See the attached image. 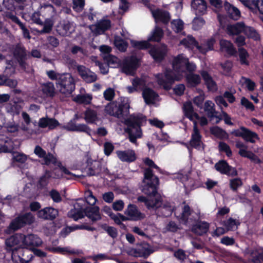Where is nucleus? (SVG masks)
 Segmentation results:
<instances>
[{
	"instance_id": "nucleus-1",
	"label": "nucleus",
	"mask_w": 263,
	"mask_h": 263,
	"mask_svg": "<svg viewBox=\"0 0 263 263\" xmlns=\"http://www.w3.org/2000/svg\"><path fill=\"white\" fill-rule=\"evenodd\" d=\"M144 175L143 183L145 185L143 191L145 194H152V196H149L148 198L140 196L138 198V201L144 202L149 210H156L160 208L162 216H169L174 210V206L168 202L163 204L161 206V197L157 194L156 192V187L159 184L158 177L154 176L152 171L149 168L145 170Z\"/></svg>"
},
{
	"instance_id": "nucleus-46",
	"label": "nucleus",
	"mask_w": 263,
	"mask_h": 263,
	"mask_svg": "<svg viewBox=\"0 0 263 263\" xmlns=\"http://www.w3.org/2000/svg\"><path fill=\"white\" fill-rule=\"evenodd\" d=\"M5 128L8 133L13 134L14 135H17L21 129L18 124L14 121H10L6 123Z\"/></svg>"
},
{
	"instance_id": "nucleus-41",
	"label": "nucleus",
	"mask_w": 263,
	"mask_h": 263,
	"mask_svg": "<svg viewBox=\"0 0 263 263\" xmlns=\"http://www.w3.org/2000/svg\"><path fill=\"white\" fill-rule=\"evenodd\" d=\"M42 91L47 97H53L55 94V88L52 82H48L42 85Z\"/></svg>"
},
{
	"instance_id": "nucleus-54",
	"label": "nucleus",
	"mask_w": 263,
	"mask_h": 263,
	"mask_svg": "<svg viewBox=\"0 0 263 263\" xmlns=\"http://www.w3.org/2000/svg\"><path fill=\"white\" fill-rule=\"evenodd\" d=\"M242 138L247 141L254 143L258 139V136L255 133L252 132L246 128Z\"/></svg>"
},
{
	"instance_id": "nucleus-9",
	"label": "nucleus",
	"mask_w": 263,
	"mask_h": 263,
	"mask_svg": "<svg viewBox=\"0 0 263 263\" xmlns=\"http://www.w3.org/2000/svg\"><path fill=\"white\" fill-rule=\"evenodd\" d=\"M86 216L92 221H95L101 219V215L98 206H88L86 208H81L80 211H78L77 215L73 216V219L77 220L79 218Z\"/></svg>"
},
{
	"instance_id": "nucleus-18",
	"label": "nucleus",
	"mask_w": 263,
	"mask_h": 263,
	"mask_svg": "<svg viewBox=\"0 0 263 263\" xmlns=\"http://www.w3.org/2000/svg\"><path fill=\"white\" fill-rule=\"evenodd\" d=\"M58 243V241L55 240V241L53 242V246L48 247L47 249L50 252L56 253H60L63 255L75 254L79 253L78 250L72 249L69 247H56L55 246Z\"/></svg>"
},
{
	"instance_id": "nucleus-12",
	"label": "nucleus",
	"mask_w": 263,
	"mask_h": 263,
	"mask_svg": "<svg viewBox=\"0 0 263 263\" xmlns=\"http://www.w3.org/2000/svg\"><path fill=\"white\" fill-rule=\"evenodd\" d=\"M154 250L148 244L144 243L139 246L136 249H132L128 253L136 257L147 258Z\"/></svg>"
},
{
	"instance_id": "nucleus-34",
	"label": "nucleus",
	"mask_w": 263,
	"mask_h": 263,
	"mask_svg": "<svg viewBox=\"0 0 263 263\" xmlns=\"http://www.w3.org/2000/svg\"><path fill=\"white\" fill-rule=\"evenodd\" d=\"M209 228V224L206 222L200 221L193 226L192 231L197 235H202L206 233Z\"/></svg>"
},
{
	"instance_id": "nucleus-50",
	"label": "nucleus",
	"mask_w": 263,
	"mask_h": 263,
	"mask_svg": "<svg viewBox=\"0 0 263 263\" xmlns=\"http://www.w3.org/2000/svg\"><path fill=\"white\" fill-rule=\"evenodd\" d=\"M73 100L79 103L88 104L91 102L92 96L89 94L79 95L74 97Z\"/></svg>"
},
{
	"instance_id": "nucleus-25",
	"label": "nucleus",
	"mask_w": 263,
	"mask_h": 263,
	"mask_svg": "<svg viewBox=\"0 0 263 263\" xmlns=\"http://www.w3.org/2000/svg\"><path fill=\"white\" fill-rule=\"evenodd\" d=\"M58 215V211L54 208H45L37 212V216L44 219H53Z\"/></svg>"
},
{
	"instance_id": "nucleus-63",
	"label": "nucleus",
	"mask_w": 263,
	"mask_h": 263,
	"mask_svg": "<svg viewBox=\"0 0 263 263\" xmlns=\"http://www.w3.org/2000/svg\"><path fill=\"white\" fill-rule=\"evenodd\" d=\"M242 185V181L240 179L235 178L231 179L230 181V185L231 189L233 191H236L237 189Z\"/></svg>"
},
{
	"instance_id": "nucleus-36",
	"label": "nucleus",
	"mask_w": 263,
	"mask_h": 263,
	"mask_svg": "<svg viewBox=\"0 0 263 263\" xmlns=\"http://www.w3.org/2000/svg\"><path fill=\"white\" fill-rule=\"evenodd\" d=\"M58 30L62 35L68 36L74 31V28L71 23L66 22L59 27Z\"/></svg>"
},
{
	"instance_id": "nucleus-26",
	"label": "nucleus",
	"mask_w": 263,
	"mask_h": 263,
	"mask_svg": "<svg viewBox=\"0 0 263 263\" xmlns=\"http://www.w3.org/2000/svg\"><path fill=\"white\" fill-rule=\"evenodd\" d=\"M220 51L229 55H233L236 52L233 44L226 40H221L219 41Z\"/></svg>"
},
{
	"instance_id": "nucleus-13",
	"label": "nucleus",
	"mask_w": 263,
	"mask_h": 263,
	"mask_svg": "<svg viewBox=\"0 0 263 263\" xmlns=\"http://www.w3.org/2000/svg\"><path fill=\"white\" fill-rule=\"evenodd\" d=\"M139 65V60L133 56L125 60L123 64L122 70L126 74L133 75Z\"/></svg>"
},
{
	"instance_id": "nucleus-15",
	"label": "nucleus",
	"mask_w": 263,
	"mask_h": 263,
	"mask_svg": "<svg viewBox=\"0 0 263 263\" xmlns=\"http://www.w3.org/2000/svg\"><path fill=\"white\" fill-rule=\"evenodd\" d=\"M201 135L200 134L199 130L197 126V122H194L193 126V133L190 140V145L193 147L198 149L203 148V144L201 140Z\"/></svg>"
},
{
	"instance_id": "nucleus-19",
	"label": "nucleus",
	"mask_w": 263,
	"mask_h": 263,
	"mask_svg": "<svg viewBox=\"0 0 263 263\" xmlns=\"http://www.w3.org/2000/svg\"><path fill=\"white\" fill-rule=\"evenodd\" d=\"M18 147L14 142L6 136L0 134V148L3 152H10Z\"/></svg>"
},
{
	"instance_id": "nucleus-48",
	"label": "nucleus",
	"mask_w": 263,
	"mask_h": 263,
	"mask_svg": "<svg viewBox=\"0 0 263 263\" xmlns=\"http://www.w3.org/2000/svg\"><path fill=\"white\" fill-rule=\"evenodd\" d=\"M210 132L212 134L219 139H228L229 138L228 134L224 130L217 126L211 127Z\"/></svg>"
},
{
	"instance_id": "nucleus-55",
	"label": "nucleus",
	"mask_w": 263,
	"mask_h": 263,
	"mask_svg": "<svg viewBox=\"0 0 263 263\" xmlns=\"http://www.w3.org/2000/svg\"><path fill=\"white\" fill-rule=\"evenodd\" d=\"M114 44L116 47L121 51H124L127 47V43L119 36L115 37Z\"/></svg>"
},
{
	"instance_id": "nucleus-10",
	"label": "nucleus",
	"mask_w": 263,
	"mask_h": 263,
	"mask_svg": "<svg viewBox=\"0 0 263 263\" xmlns=\"http://www.w3.org/2000/svg\"><path fill=\"white\" fill-rule=\"evenodd\" d=\"M71 63L77 67L79 75L87 83H92L97 80V75L89 69L82 65H77L74 60H71Z\"/></svg>"
},
{
	"instance_id": "nucleus-37",
	"label": "nucleus",
	"mask_w": 263,
	"mask_h": 263,
	"mask_svg": "<svg viewBox=\"0 0 263 263\" xmlns=\"http://www.w3.org/2000/svg\"><path fill=\"white\" fill-rule=\"evenodd\" d=\"M201 74L205 81V84L210 91H214L217 90V85L212 78L206 71H202Z\"/></svg>"
},
{
	"instance_id": "nucleus-43",
	"label": "nucleus",
	"mask_w": 263,
	"mask_h": 263,
	"mask_svg": "<svg viewBox=\"0 0 263 263\" xmlns=\"http://www.w3.org/2000/svg\"><path fill=\"white\" fill-rule=\"evenodd\" d=\"M238 56L239 61L241 65H249V54L246 49L243 48H239Z\"/></svg>"
},
{
	"instance_id": "nucleus-27",
	"label": "nucleus",
	"mask_w": 263,
	"mask_h": 263,
	"mask_svg": "<svg viewBox=\"0 0 263 263\" xmlns=\"http://www.w3.org/2000/svg\"><path fill=\"white\" fill-rule=\"evenodd\" d=\"M152 13L156 23L161 22L166 24L170 21L171 18L168 12L160 9L152 10Z\"/></svg>"
},
{
	"instance_id": "nucleus-35",
	"label": "nucleus",
	"mask_w": 263,
	"mask_h": 263,
	"mask_svg": "<svg viewBox=\"0 0 263 263\" xmlns=\"http://www.w3.org/2000/svg\"><path fill=\"white\" fill-rule=\"evenodd\" d=\"M224 7L231 18L238 20L240 17V12L236 7L228 3L225 4Z\"/></svg>"
},
{
	"instance_id": "nucleus-58",
	"label": "nucleus",
	"mask_w": 263,
	"mask_h": 263,
	"mask_svg": "<svg viewBox=\"0 0 263 263\" xmlns=\"http://www.w3.org/2000/svg\"><path fill=\"white\" fill-rule=\"evenodd\" d=\"M172 28L176 32L181 31L183 28L184 23L180 19L174 20L171 22Z\"/></svg>"
},
{
	"instance_id": "nucleus-33",
	"label": "nucleus",
	"mask_w": 263,
	"mask_h": 263,
	"mask_svg": "<svg viewBox=\"0 0 263 263\" xmlns=\"http://www.w3.org/2000/svg\"><path fill=\"white\" fill-rule=\"evenodd\" d=\"M183 111L185 116L194 123L195 118H198V115L193 110L192 104L190 102H185L183 105Z\"/></svg>"
},
{
	"instance_id": "nucleus-53",
	"label": "nucleus",
	"mask_w": 263,
	"mask_h": 263,
	"mask_svg": "<svg viewBox=\"0 0 263 263\" xmlns=\"http://www.w3.org/2000/svg\"><path fill=\"white\" fill-rule=\"evenodd\" d=\"M43 28L40 31V33H49L52 30L53 25L52 18H46L44 23H43Z\"/></svg>"
},
{
	"instance_id": "nucleus-44",
	"label": "nucleus",
	"mask_w": 263,
	"mask_h": 263,
	"mask_svg": "<svg viewBox=\"0 0 263 263\" xmlns=\"http://www.w3.org/2000/svg\"><path fill=\"white\" fill-rule=\"evenodd\" d=\"M22 117L23 121L21 123V129L25 132H27L29 129V127L31 122V118L29 115L26 112H23L22 113Z\"/></svg>"
},
{
	"instance_id": "nucleus-14",
	"label": "nucleus",
	"mask_w": 263,
	"mask_h": 263,
	"mask_svg": "<svg viewBox=\"0 0 263 263\" xmlns=\"http://www.w3.org/2000/svg\"><path fill=\"white\" fill-rule=\"evenodd\" d=\"M236 146L239 149V154L243 157L249 158L251 161L256 163H260L261 161L260 159L252 152L247 150V146L240 141H237Z\"/></svg>"
},
{
	"instance_id": "nucleus-7",
	"label": "nucleus",
	"mask_w": 263,
	"mask_h": 263,
	"mask_svg": "<svg viewBox=\"0 0 263 263\" xmlns=\"http://www.w3.org/2000/svg\"><path fill=\"white\" fill-rule=\"evenodd\" d=\"M22 237L23 249L29 251L27 255H26V257L31 254L30 250L35 247L41 246L43 243L42 239L37 235L34 234L27 235L22 234Z\"/></svg>"
},
{
	"instance_id": "nucleus-60",
	"label": "nucleus",
	"mask_w": 263,
	"mask_h": 263,
	"mask_svg": "<svg viewBox=\"0 0 263 263\" xmlns=\"http://www.w3.org/2000/svg\"><path fill=\"white\" fill-rule=\"evenodd\" d=\"M72 8L76 12H81L84 8L85 5L84 0H72Z\"/></svg>"
},
{
	"instance_id": "nucleus-20",
	"label": "nucleus",
	"mask_w": 263,
	"mask_h": 263,
	"mask_svg": "<svg viewBox=\"0 0 263 263\" xmlns=\"http://www.w3.org/2000/svg\"><path fill=\"white\" fill-rule=\"evenodd\" d=\"M246 26L243 22L230 24L227 26L226 32L230 36L236 35L240 33H245Z\"/></svg>"
},
{
	"instance_id": "nucleus-52",
	"label": "nucleus",
	"mask_w": 263,
	"mask_h": 263,
	"mask_svg": "<svg viewBox=\"0 0 263 263\" xmlns=\"http://www.w3.org/2000/svg\"><path fill=\"white\" fill-rule=\"evenodd\" d=\"M244 34L248 37L252 39L255 41H257L260 39V35L258 32L253 28L248 26Z\"/></svg>"
},
{
	"instance_id": "nucleus-57",
	"label": "nucleus",
	"mask_w": 263,
	"mask_h": 263,
	"mask_svg": "<svg viewBox=\"0 0 263 263\" xmlns=\"http://www.w3.org/2000/svg\"><path fill=\"white\" fill-rule=\"evenodd\" d=\"M110 216L111 218L114 220L115 222L117 224H121L122 222L124 221L127 220V218L126 216L120 214H113L111 213L110 214Z\"/></svg>"
},
{
	"instance_id": "nucleus-28",
	"label": "nucleus",
	"mask_w": 263,
	"mask_h": 263,
	"mask_svg": "<svg viewBox=\"0 0 263 263\" xmlns=\"http://www.w3.org/2000/svg\"><path fill=\"white\" fill-rule=\"evenodd\" d=\"M191 6L197 15H203L206 13L207 6L204 0H193Z\"/></svg>"
},
{
	"instance_id": "nucleus-16",
	"label": "nucleus",
	"mask_w": 263,
	"mask_h": 263,
	"mask_svg": "<svg viewBox=\"0 0 263 263\" xmlns=\"http://www.w3.org/2000/svg\"><path fill=\"white\" fill-rule=\"evenodd\" d=\"M124 214L127 216V220H139L145 217L144 214L141 213L136 205L132 204L127 206Z\"/></svg>"
},
{
	"instance_id": "nucleus-38",
	"label": "nucleus",
	"mask_w": 263,
	"mask_h": 263,
	"mask_svg": "<svg viewBox=\"0 0 263 263\" xmlns=\"http://www.w3.org/2000/svg\"><path fill=\"white\" fill-rule=\"evenodd\" d=\"M175 214L179 219L181 222L185 224H187L188 217L191 214V210L189 205H184L182 208V211L181 214L178 215L177 212L175 211Z\"/></svg>"
},
{
	"instance_id": "nucleus-39",
	"label": "nucleus",
	"mask_w": 263,
	"mask_h": 263,
	"mask_svg": "<svg viewBox=\"0 0 263 263\" xmlns=\"http://www.w3.org/2000/svg\"><path fill=\"white\" fill-rule=\"evenodd\" d=\"M14 55L17 59L20 65L25 68L24 60L26 59V54L24 48L17 47L14 51Z\"/></svg>"
},
{
	"instance_id": "nucleus-64",
	"label": "nucleus",
	"mask_w": 263,
	"mask_h": 263,
	"mask_svg": "<svg viewBox=\"0 0 263 263\" xmlns=\"http://www.w3.org/2000/svg\"><path fill=\"white\" fill-rule=\"evenodd\" d=\"M205 23L204 20L201 17H196L193 21V28L194 30H199Z\"/></svg>"
},
{
	"instance_id": "nucleus-17",
	"label": "nucleus",
	"mask_w": 263,
	"mask_h": 263,
	"mask_svg": "<svg viewBox=\"0 0 263 263\" xmlns=\"http://www.w3.org/2000/svg\"><path fill=\"white\" fill-rule=\"evenodd\" d=\"M110 27L111 22L110 20L106 18H103L99 21L96 24L90 26V28L93 33L100 34L109 29Z\"/></svg>"
},
{
	"instance_id": "nucleus-49",
	"label": "nucleus",
	"mask_w": 263,
	"mask_h": 263,
	"mask_svg": "<svg viewBox=\"0 0 263 263\" xmlns=\"http://www.w3.org/2000/svg\"><path fill=\"white\" fill-rule=\"evenodd\" d=\"M163 35L162 29L158 27H156L151 35L148 38V41L159 42L161 40Z\"/></svg>"
},
{
	"instance_id": "nucleus-51",
	"label": "nucleus",
	"mask_w": 263,
	"mask_h": 263,
	"mask_svg": "<svg viewBox=\"0 0 263 263\" xmlns=\"http://www.w3.org/2000/svg\"><path fill=\"white\" fill-rule=\"evenodd\" d=\"M187 83L191 86L194 87L200 83L201 79L199 75L189 74L186 77Z\"/></svg>"
},
{
	"instance_id": "nucleus-45",
	"label": "nucleus",
	"mask_w": 263,
	"mask_h": 263,
	"mask_svg": "<svg viewBox=\"0 0 263 263\" xmlns=\"http://www.w3.org/2000/svg\"><path fill=\"white\" fill-rule=\"evenodd\" d=\"M239 84L242 87H246L249 91H253L256 87L255 83L249 79L241 77L239 80Z\"/></svg>"
},
{
	"instance_id": "nucleus-29",
	"label": "nucleus",
	"mask_w": 263,
	"mask_h": 263,
	"mask_svg": "<svg viewBox=\"0 0 263 263\" xmlns=\"http://www.w3.org/2000/svg\"><path fill=\"white\" fill-rule=\"evenodd\" d=\"M38 125L41 128L48 127L49 129H53L59 125V123L53 118H42L39 120Z\"/></svg>"
},
{
	"instance_id": "nucleus-59",
	"label": "nucleus",
	"mask_w": 263,
	"mask_h": 263,
	"mask_svg": "<svg viewBox=\"0 0 263 263\" xmlns=\"http://www.w3.org/2000/svg\"><path fill=\"white\" fill-rule=\"evenodd\" d=\"M132 45L133 47L139 49H146L149 46V44L147 41H132L131 42Z\"/></svg>"
},
{
	"instance_id": "nucleus-56",
	"label": "nucleus",
	"mask_w": 263,
	"mask_h": 263,
	"mask_svg": "<svg viewBox=\"0 0 263 263\" xmlns=\"http://www.w3.org/2000/svg\"><path fill=\"white\" fill-rule=\"evenodd\" d=\"M77 229H85L89 231H93L94 229L89 226L85 224L77 225L73 227H69L65 228L64 231L67 233L66 234L70 233V232Z\"/></svg>"
},
{
	"instance_id": "nucleus-31",
	"label": "nucleus",
	"mask_w": 263,
	"mask_h": 263,
	"mask_svg": "<svg viewBox=\"0 0 263 263\" xmlns=\"http://www.w3.org/2000/svg\"><path fill=\"white\" fill-rule=\"evenodd\" d=\"M39 10L43 17L52 18L55 14L54 7L50 4H45L41 3Z\"/></svg>"
},
{
	"instance_id": "nucleus-61",
	"label": "nucleus",
	"mask_w": 263,
	"mask_h": 263,
	"mask_svg": "<svg viewBox=\"0 0 263 263\" xmlns=\"http://www.w3.org/2000/svg\"><path fill=\"white\" fill-rule=\"evenodd\" d=\"M12 158L14 160L21 163H24L27 159V156L26 155L18 152L13 153Z\"/></svg>"
},
{
	"instance_id": "nucleus-32",
	"label": "nucleus",
	"mask_w": 263,
	"mask_h": 263,
	"mask_svg": "<svg viewBox=\"0 0 263 263\" xmlns=\"http://www.w3.org/2000/svg\"><path fill=\"white\" fill-rule=\"evenodd\" d=\"M84 119L88 124H96L99 117L96 110L88 108L84 113Z\"/></svg>"
},
{
	"instance_id": "nucleus-30",
	"label": "nucleus",
	"mask_w": 263,
	"mask_h": 263,
	"mask_svg": "<svg viewBox=\"0 0 263 263\" xmlns=\"http://www.w3.org/2000/svg\"><path fill=\"white\" fill-rule=\"evenodd\" d=\"M143 97L147 104H151L158 100V95L152 89L145 88L143 90Z\"/></svg>"
},
{
	"instance_id": "nucleus-11",
	"label": "nucleus",
	"mask_w": 263,
	"mask_h": 263,
	"mask_svg": "<svg viewBox=\"0 0 263 263\" xmlns=\"http://www.w3.org/2000/svg\"><path fill=\"white\" fill-rule=\"evenodd\" d=\"M62 128L68 131L84 132L88 135H91L90 128L85 124H77L74 120H71Z\"/></svg>"
},
{
	"instance_id": "nucleus-8",
	"label": "nucleus",
	"mask_w": 263,
	"mask_h": 263,
	"mask_svg": "<svg viewBox=\"0 0 263 263\" xmlns=\"http://www.w3.org/2000/svg\"><path fill=\"white\" fill-rule=\"evenodd\" d=\"M34 221V217L31 213L20 215L10 224L9 228L16 231L27 224H31Z\"/></svg>"
},
{
	"instance_id": "nucleus-40",
	"label": "nucleus",
	"mask_w": 263,
	"mask_h": 263,
	"mask_svg": "<svg viewBox=\"0 0 263 263\" xmlns=\"http://www.w3.org/2000/svg\"><path fill=\"white\" fill-rule=\"evenodd\" d=\"M204 110L208 117L211 119L214 117H216V112L215 109V104L211 101H206L204 103Z\"/></svg>"
},
{
	"instance_id": "nucleus-21",
	"label": "nucleus",
	"mask_w": 263,
	"mask_h": 263,
	"mask_svg": "<svg viewBox=\"0 0 263 263\" xmlns=\"http://www.w3.org/2000/svg\"><path fill=\"white\" fill-rule=\"evenodd\" d=\"M116 154L118 158L122 162H132L136 160L135 152L133 149L117 151Z\"/></svg>"
},
{
	"instance_id": "nucleus-62",
	"label": "nucleus",
	"mask_w": 263,
	"mask_h": 263,
	"mask_svg": "<svg viewBox=\"0 0 263 263\" xmlns=\"http://www.w3.org/2000/svg\"><path fill=\"white\" fill-rule=\"evenodd\" d=\"M221 118H219L218 117H216V123H218L220 120L223 119L226 124L232 125H233V123L231 122V117L224 111H222L221 115Z\"/></svg>"
},
{
	"instance_id": "nucleus-42",
	"label": "nucleus",
	"mask_w": 263,
	"mask_h": 263,
	"mask_svg": "<svg viewBox=\"0 0 263 263\" xmlns=\"http://www.w3.org/2000/svg\"><path fill=\"white\" fill-rule=\"evenodd\" d=\"M240 224L238 219H234L232 218H229L227 220L223 221V225L227 231H233L237 229Z\"/></svg>"
},
{
	"instance_id": "nucleus-47",
	"label": "nucleus",
	"mask_w": 263,
	"mask_h": 263,
	"mask_svg": "<svg viewBox=\"0 0 263 263\" xmlns=\"http://www.w3.org/2000/svg\"><path fill=\"white\" fill-rule=\"evenodd\" d=\"M250 9L253 13L263 14V0H253Z\"/></svg>"
},
{
	"instance_id": "nucleus-22",
	"label": "nucleus",
	"mask_w": 263,
	"mask_h": 263,
	"mask_svg": "<svg viewBox=\"0 0 263 263\" xmlns=\"http://www.w3.org/2000/svg\"><path fill=\"white\" fill-rule=\"evenodd\" d=\"M215 167L216 170L221 174L235 176L237 175L236 170L229 166L225 161H220L217 163Z\"/></svg>"
},
{
	"instance_id": "nucleus-23",
	"label": "nucleus",
	"mask_w": 263,
	"mask_h": 263,
	"mask_svg": "<svg viewBox=\"0 0 263 263\" xmlns=\"http://www.w3.org/2000/svg\"><path fill=\"white\" fill-rule=\"evenodd\" d=\"M34 152L38 157L44 159L45 164L49 165L51 163L55 164L57 163L56 159L52 155L50 154L46 155V152L39 146L35 147Z\"/></svg>"
},
{
	"instance_id": "nucleus-5",
	"label": "nucleus",
	"mask_w": 263,
	"mask_h": 263,
	"mask_svg": "<svg viewBox=\"0 0 263 263\" xmlns=\"http://www.w3.org/2000/svg\"><path fill=\"white\" fill-rule=\"evenodd\" d=\"M215 42V37L213 36L209 39L204 44L199 46L192 36L188 35L180 41V44L192 50L196 48L200 52L205 54L208 51L213 50V45Z\"/></svg>"
},
{
	"instance_id": "nucleus-3",
	"label": "nucleus",
	"mask_w": 263,
	"mask_h": 263,
	"mask_svg": "<svg viewBox=\"0 0 263 263\" xmlns=\"http://www.w3.org/2000/svg\"><path fill=\"white\" fill-rule=\"evenodd\" d=\"M172 66L173 71L166 70L164 74L156 76L158 84L165 89H170L175 81H179L186 75L185 69L189 71H194L196 69L195 65L189 62L188 59L182 54L174 58Z\"/></svg>"
},
{
	"instance_id": "nucleus-2",
	"label": "nucleus",
	"mask_w": 263,
	"mask_h": 263,
	"mask_svg": "<svg viewBox=\"0 0 263 263\" xmlns=\"http://www.w3.org/2000/svg\"><path fill=\"white\" fill-rule=\"evenodd\" d=\"M129 105L127 103L121 104L114 102L106 106L105 111L110 115L124 119V123L128 126L129 141L136 144L137 139L141 138L142 135L140 126L145 122L146 120L142 115H131L128 119H125V117L129 113Z\"/></svg>"
},
{
	"instance_id": "nucleus-4",
	"label": "nucleus",
	"mask_w": 263,
	"mask_h": 263,
	"mask_svg": "<svg viewBox=\"0 0 263 263\" xmlns=\"http://www.w3.org/2000/svg\"><path fill=\"white\" fill-rule=\"evenodd\" d=\"M5 244L7 250L12 252V258L16 263H27L31 260L32 254L26 257L29 251L23 249L22 234L11 236L6 240Z\"/></svg>"
},
{
	"instance_id": "nucleus-6",
	"label": "nucleus",
	"mask_w": 263,
	"mask_h": 263,
	"mask_svg": "<svg viewBox=\"0 0 263 263\" xmlns=\"http://www.w3.org/2000/svg\"><path fill=\"white\" fill-rule=\"evenodd\" d=\"M56 85L59 91L66 97H69L75 88L74 79L69 73H63Z\"/></svg>"
},
{
	"instance_id": "nucleus-24",
	"label": "nucleus",
	"mask_w": 263,
	"mask_h": 263,
	"mask_svg": "<svg viewBox=\"0 0 263 263\" xmlns=\"http://www.w3.org/2000/svg\"><path fill=\"white\" fill-rule=\"evenodd\" d=\"M167 52L166 46L164 45L160 47H154L149 51V53L156 61H160L164 57Z\"/></svg>"
}]
</instances>
